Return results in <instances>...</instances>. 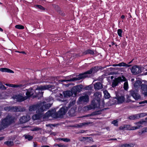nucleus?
Here are the masks:
<instances>
[{"label":"nucleus","instance_id":"nucleus-1","mask_svg":"<svg viewBox=\"0 0 147 147\" xmlns=\"http://www.w3.org/2000/svg\"><path fill=\"white\" fill-rule=\"evenodd\" d=\"M66 112L65 109L63 107L57 113H55V110L54 109L51 111L49 110L46 113V115L47 117L51 116L54 118H59L65 115Z\"/></svg>","mask_w":147,"mask_h":147},{"label":"nucleus","instance_id":"nucleus-2","mask_svg":"<svg viewBox=\"0 0 147 147\" xmlns=\"http://www.w3.org/2000/svg\"><path fill=\"white\" fill-rule=\"evenodd\" d=\"M38 107L36 111V113L38 114H40L43 111L49 109L51 107V104L47 103L44 101L42 103L38 104Z\"/></svg>","mask_w":147,"mask_h":147},{"label":"nucleus","instance_id":"nucleus-3","mask_svg":"<svg viewBox=\"0 0 147 147\" xmlns=\"http://www.w3.org/2000/svg\"><path fill=\"white\" fill-rule=\"evenodd\" d=\"M14 118L10 115H8L5 118L3 119L1 123L3 129L6 128L13 121Z\"/></svg>","mask_w":147,"mask_h":147},{"label":"nucleus","instance_id":"nucleus-4","mask_svg":"<svg viewBox=\"0 0 147 147\" xmlns=\"http://www.w3.org/2000/svg\"><path fill=\"white\" fill-rule=\"evenodd\" d=\"M99 70V68L98 67H93L91 68L89 71H88L84 73L80 74L79 75V77L81 78V79L85 78L86 77L88 76V74H90L92 73H94L96 72Z\"/></svg>","mask_w":147,"mask_h":147},{"label":"nucleus","instance_id":"nucleus-5","mask_svg":"<svg viewBox=\"0 0 147 147\" xmlns=\"http://www.w3.org/2000/svg\"><path fill=\"white\" fill-rule=\"evenodd\" d=\"M126 80L125 78L123 76L122 77H119L115 80H113L112 82L111 86L112 87L114 88L117 86L118 84L121 82L125 81Z\"/></svg>","mask_w":147,"mask_h":147},{"label":"nucleus","instance_id":"nucleus-6","mask_svg":"<svg viewBox=\"0 0 147 147\" xmlns=\"http://www.w3.org/2000/svg\"><path fill=\"white\" fill-rule=\"evenodd\" d=\"M129 94L132 96L136 100L140 99L141 96L138 93V90L137 89H132L129 91Z\"/></svg>","mask_w":147,"mask_h":147},{"label":"nucleus","instance_id":"nucleus-7","mask_svg":"<svg viewBox=\"0 0 147 147\" xmlns=\"http://www.w3.org/2000/svg\"><path fill=\"white\" fill-rule=\"evenodd\" d=\"M55 88V86L52 85H45L44 86H38L37 88H36V90H45L51 88V90ZM50 90H51V89H49Z\"/></svg>","mask_w":147,"mask_h":147},{"label":"nucleus","instance_id":"nucleus-8","mask_svg":"<svg viewBox=\"0 0 147 147\" xmlns=\"http://www.w3.org/2000/svg\"><path fill=\"white\" fill-rule=\"evenodd\" d=\"M131 71L134 75H136L142 72L141 68L137 65L133 66L131 69Z\"/></svg>","mask_w":147,"mask_h":147},{"label":"nucleus","instance_id":"nucleus-9","mask_svg":"<svg viewBox=\"0 0 147 147\" xmlns=\"http://www.w3.org/2000/svg\"><path fill=\"white\" fill-rule=\"evenodd\" d=\"M79 103L88 102L89 100V97L87 95H85L79 97L78 99Z\"/></svg>","mask_w":147,"mask_h":147},{"label":"nucleus","instance_id":"nucleus-10","mask_svg":"<svg viewBox=\"0 0 147 147\" xmlns=\"http://www.w3.org/2000/svg\"><path fill=\"white\" fill-rule=\"evenodd\" d=\"M83 88V86L82 85H79L74 86L72 88V90L74 94L76 95L77 92H80Z\"/></svg>","mask_w":147,"mask_h":147},{"label":"nucleus","instance_id":"nucleus-11","mask_svg":"<svg viewBox=\"0 0 147 147\" xmlns=\"http://www.w3.org/2000/svg\"><path fill=\"white\" fill-rule=\"evenodd\" d=\"M30 119V117L28 115L23 116L20 119L19 121L21 123H25Z\"/></svg>","mask_w":147,"mask_h":147},{"label":"nucleus","instance_id":"nucleus-12","mask_svg":"<svg viewBox=\"0 0 147 147\" xmlns=\"http://www.w3.org/2000/svg\"><path fill=\"white\" fill-rule=\"evenodd\" d=\"M141 89L142 93L144 95L147 96V85L145 84H142L141 86Z\"/></svg>","mask_w":147,"mask_h":147},{"label":"nucleus","instance_id":"nucleus-13","mask_svg":"<svg viewBox=\"0 0 147 147\" xmlns=\"http://www.w3.org/2000/svg\"><path fill=\"white\" fill-rule=\"evenodd\" d=\"M81 79V78L79 77V76H78L77 77H74L67 80H61L60 81L61 82H71L78 80Z\"/></svg>","mask_w":147,"mask_h":147},{"label":"nucleus","instance_id":"nucleus-14","mask_svg":"<svg viewBox=\"0 0 147 147\" xmlns=\"http://www.w3.org/2000/svg\"><path fill=\"white\" fill-rule=\"evenodd\" d=\"M74 93L73 92V91L67 90L66 91H64L63 92V94L64 96V97H68L71 96Z\"/></svg>","mask_w":147,"mask_h":147},{"label":"nucleus","instance_id":"nucleus-15","mask_svg":"<svg viewBox=\"0 0 147 147\" xmlns=\"http://www.w3.org/2000/svg\"><path fill=\"white\" fill-rule=\"evenodd\" d=\"M94 87L96 90H99L103 88V86L101 83L96 82L94 84Z\"/></svg>","mask_w":147,"mask_h":147},{"label":"nucleus","instance_id":"nucleus-16","mask_svg":"<svg viewBox=\"0 0 147 147\" xmlns=\"http://www.w3.org/2000/svg\"><path fill=\"white\" fill-rule=\"evenodd\" d=\"M25 110V109L21 107H13V111L14 112L23 111Z\"/></svg>","mask_w":147,"mask_h":147},{"label":"nucleus","instance_id":"nucleus-17","mask_svg":"<svg viewBox=\"0 0 147 147\" xmlns=\"http://www.w3.org/2000/svg\"><path fill=\"white\" fill-rule=\"evenodd\" d=\"M0 71L2 72H6L13 73L14 72L11 69L6 68H3L0 69Z\"/></svg>","mask_w":147,"mask_h":147},{"label":"nucleus","instance_id":"nucleus-18","mask_svg":"<svg viewBox=\"0 0 147 147\" xmlns=\"http://www.w3.org/2000/svg\"><path fill=\"white\" fill-rule=\"evenodd\" d=\"M76 108H71L68 112L69 115L71 116H73L75 115L76 112Z\"/></svg>","mask_w":147,"mask_h":147},{"label":"nucleus","instance_id":"nucleus-19","mask_svg":"<svg viewBox=\"0 0 147 147\" xmlns=\"http://www.w3.org/2000/svg\"><path fill=\"white\" fill-rule=\"evenodd\" d=\"M92 123V122L89 121L86 122H83L76 125L77 126H76V127H81L82 126H85L86 125L91 124Z\"/></svg>","mask_w":147,"mask_h":147},{"label":"nucleus","instance_id":"nucleus-20","mask_svg":"<svg viewBox=\"0 0 147 147\" xmlns=\"http://www.w3.org/2000/svg\"><path fill=\"white\" fill-rule=\"evenodd\" d=\"M38 107V104L30 106L29 107V111H34L37 110Z\"/></svg>","mask_w":147,"mask_h":147},{"label":"nucleus","instance_id":"nucleus-21","mask_svg":"<svg viewBox=\"0 0 147 147\" xmlns=\"http://www.w3.org/2000/svg\"><path fill=\"white\" fill-rule=\"evenodd\" d=\"M32 88H30L27 90V92L26 93V95L28 97H30L32 96L33 94V92L32 91Z\"/></svg>","mask_w":147,"mask_h":147},{"label":"nucleus","instance_id":"nucleus-22","mask_svg":"<svg viewBox=\"0 0 147 147\" xmlns=\"http://www.w3.org/2000/svg\"><path fill=\"white\" fill-rule=\"evenodd\" d=\"M137 114L132 115L128 117L127 119L131 120H135L138 119V117Z\"/></svg>","mask_w":147,"mask_h":147},{"label":"nucleus","instance_id":"nucleus-23","mask_svg":"<svg viewBox=\"0 0 147 147\" xmlns=\"http://www.w3.org/2000/svg\"><path fill=\"white\" fill-rule=\"evenodd\" d=\"M141 83L142 82L140 80L136 81L134 84V86L135 88L138 89L139 88Z\"/></svg>","mask_w":147,"mask_h":147},{"label":"nucleus","instance_id":"nucleus-24","mask_svg":"<svg viewBox=\"0 0 147 147\" xmlns=\"http://www.w3.org/2000/svg\"><path fill=\"white\" fill-rule=\"evenodd\" d=\"M116 98L117 100L118 103L119 104L122 103L125 100V98L123 96H119Z\"/></svg>","mask_w":147,"mask_h":147},{"label":"nucleus","instance_id":"nucleus-25","mask_svg":"<svg viewBox=\"0 0 147 147\" xmlns=\"http://www.w3.org/2000/svg\"><path fill=\"white\" fill-rule=\"evenodd\" d=\"M92 105H93V107L89 106L86 107V108H88V110H91L93 108H97L99 107V104H96L95 103H93V104H92Z\"/></svg>","mask_w":147,"mask_h":147},{"label":"nucleus","instance_id":"nucleus-26","mask_svg":"<svg viewBox=\"0 0 147 147\" xmlns=\"http://www.w3.org/2000/svg\"><path fill=\"white\" fill-rule=\"evenodd\" d=\"M131 125H125L123 126H122L120 127V129H125L126 130H130L131 128Z\"/></svg>","mask_w":147,"mask_h":147},{"label":"nucleus","instance_id":"nucleus-27","mask_svg":"<svg viewBox=\"0 0 147 147\" xmlns=\"http://www.w3.org/2000/svg\"><path fill=\"white\" fill-rule=\"evenodd\" d=\"M118 66L120 67H129L131 66V65H128L123 62L120 63L118 64Z\"/></svg>","mask_w":147,"mask_h":147},{"label":"nucleus","instance_id":"nucleus-28","mask_svg":"<svg viewBox=\"0 0 147 147\" xmlns=\"http://www.w3.org/2000/svg\"><path fill=\"white\" fill-rule=\"evenodd\" d=\"M103 92L104 93V97L105 98L108 99L110 97V95L107 90L104 91Z\"/></svg>","mask_w":147,"mask_h":147},{"label":"nucleus","instance_id":"nucleus-29","mask_svg":"<svg viewBox=\"0 0 147 147\" xmlns=\"http://www.w3.org/2000/svg\"><path fill=\"white\" fill-rule=\"evenodd\" d=\"M94 95L96 98H100L101 96V93L100 92H96L94 93Z\"/></svg>","mask_w":147,"mask_h":147},{"label":"nucleus","instance_id":"nucleus-30","mask_svg":"<svg viewBox=\"0 0 147 147\" xmlns=\"http://www.w3.org/2000/svg\"><path fill=\"white\" fill-rule=\"evenodd\" d=\"M83 55H85L88 54H90L93 55L94 54V52L92 50H88L83 52Z\"/></svg>","mask_w":147,"mask_h":147},{"label":"nucleus","instance_id":"nucleus-31","mask_svg":"<svg viewBox=\"0 0 147 147\" xmlns=\"http://www.w3.org/2000/svg\"><path fill=\"white\" fill-rule=\"evenodd\" d=\"M13 107H11L10 106H7L4 107V109L5 111H13Z\"/></svg>","mask_w":147,"mask_h":147},{"label":"nucleus","instance_id":"nucleus-32","mask_svg":"<svg viewBox=\"0 0 147 147\" xmlns=\"http://www.w3.org/2000/svg\"><path fill=\"white\" fill-rule=\"evenodd\" d=\"M4 143L9 146H13V142L12 141H7L5 142Z\"/></svg>","mask_w":147,"mask_h":147},{"label":"nucleus","instance_id":"nucleus-33","mask_svg":"<svg viewBox=\"0 0 147 147\" xmlns=\"http://www.w3.org/2000/svg\"><path fill=\"white\" fill-rule=\"evenodd\" d=\"M137 115H138L137 116H138V119L141 117L147 115V113H142L139 114H137Z\"/></svg>","mask_w":147,"mask_h":147},{"label":"nucleus","instance_id":"nucleus-34","mask_svg":"<svg viewBox=\"0 0 147 147\" xmlns=\"http://www.w3.org/2000/svg\"><path fill=\"white\" fill-rule=\"evenodd\" d=\"M101 114V111H97L95 112H94L92 113V116H95L99 115Z\"/></svg>","mask_w":147,"mask_h":147},{"label":"nucleus","instance_id":"nucleus-35","mask_svg":"<svg viewBox=\"0 0 147 147\" xmlns=\"http://www.w3.org/2000/svg\"><path fill=\"white\" fill-rule=\"evenodd\" d=\"M26 99L25 98L22 96H21L17 98L18 101L21 102L24 100Z\"/></svg>","mask_w":147,"mask_h":147},{"label":"nucleus","instance_id":"nucleus-36","mask_svg":"<svg viewBox=\"0 0 147 147\" xmlns=\"http://www.w3.org/2000/svg\"><path fill=\"white\" fill-rule=\"evenodd\" d=\"M15 27L19 29H23L24 28V26L20 25H17L15 26Z\"/></svg>","mask_w":147,"mask_h":147},{"label":"nucleus","instance_id":"nucleus-37","mask_svg":"<svg viewBox=\"0 0 147 147\" xmlns=\"http://www.w3.org/2000/svg\"><path fill=\"white\" fill-rule=\"evenodd\" d=\"M42 128L37 127H35L31 129L32 131H38L41 130Z\"/></svg>","mask_w":147,"mask_h":147},{"label":"nucleus","instance_id":"nucleus-38","mask_svg":"<svg viewBox=\"0 0 147 147\" xmlns=\"http://www.w3.org/2000/svg\"><path fill=\"white\" fill-rule=\"evenodd\" d=\"M123 88L125 90H127L128 88V84L127 82H124L123 85Z\"/></svg>","mask_w":147,"mask_h":147},{"label":"nucleus","instance_id":"nucleus-39","mask_svg":"<svg viewBox=\"0 0 147 147\" xmlns=\"http://www.w3.org/2000/svg\"><path fill=\"white\" fill-rule=\"evenodd\" d=\"M76 103L75 100L72 101L71 102H70L68 106L67 107V108H70L71 107L73 106Z\"/></svg>","mask_w":147,"mask_h":147},{"label":"nucleus","instance_id":"nucleus-40","mask_svg":"<svg viewBox=\"0 0 147 147\" xmlns=\"http://www.w3.org/2000/svg\"><path fill=\"white\" fill-rule=\"evenodd\" d=\"M92 88V86L91 85H90L86 86L84 88H83V89L86 90H91Z\"/></svg>","mask_w":147,"mask_h":147},{"label":"nucleus","instance_id":"nucleus-41","mask_svg":"<svg viewBox=\"0 0 147 147\" xmlns=\"http://www.w3.org/2000/svg\"><path fill=\"white\" fill-rule=\"evenodd\" d=\"M141 126V125H138V126L136 127H132L131 126L130 130H134L137 129H139Z\"/></svg>","mask_w":147,"mask_h":147},{"label":"nucleus","instance_id":"nucleus-42","mask_svg":"<svg viewBox=\"0 0 147 147\" xmlns=\"http://www.w3.org/2000/svg\"><path fill=\"white\" fill-rule=\"evenodd\" d=\"M43 92H39V94H37L35 96H33V97H41L43 95Z\"/></svg>","mask_w":147,"mask_h":147},{"label":"nucleus","instance_id":"nucleus-43","mask_svg":"<svg viewBox=\"0 0 147 147\" xmlns=\"http://www.w3.org/2000/svg\"><path fill=\"white\" fill-rule=\"evenodd\" d=\"M25 138L26 139H27L29 140H32L33 137L30 135H25Z\"/></svg>","mask_w":147,"mask_h":147},{"label":"nucleus","instance_id":"nucleus-44","mask_svg":"<svg viewBox=\"0 0 147 147\" xmlns=\"http://www.w3.org/2000/svg\"><path fill=\"white\" fill-rule=\"evenodd\" d=\"M24 86V85L22 84H14L13 85V87L14 88H22L23 86Z\"/></svg>","mask_w":147,"mask_h":147},{"label":"nucleus","instance_id":"nucleus-45","mask_svg":"<svg viewBox=\"0 0 147 147\" xmlns=\"http://www.w3.org/2000/svg\"><path fill=\"white\" fill-rule=\"evenodd\" d=\"M122 32V31L121 29H118L117 30V34L120 37L122 36L121 33Z\"/></svg>","mask_w":147,"mask_h":147},{"label":"nucleus","instance_id":"nucleus-46","mask_svg":"<svg viewBox=\"0 0 147 147\" xmlns=\"http://www.w3.org/2000/svg\"><path fill=\"white\" fill-rule=\"evenodd\" d=\"M35 6L36 8H38L41 10L45 9V8L40 5H36Z\"/></svg>","mask_w":147,"mask_h":147},{"label":"nucleus","instance_id":"nucleus-47","mask_svg":"<svg viewBox=\"0 0 147 147\" xmlns=\"http://www.w3.org/2000/svg\"><path fill=\"white\" fill-rule=\"evenodd\" d=\"M53 7L55 8L57 11H58L60 10V8L58 6L55 5H53Z\"/></svg>","mask_w":147,"mask_h":147},{"label":"nucleus","instance_id":"nucleus-48","mask_svg":"<svg viewBox=\"0 0 147 147\" xmlns=\"http://www.w3.org/2000/svg\"><path fill=\"white\" fill-rule=\"evenodd\" d=\"M131 146L129 144H124L121 145L119 147H131Z\"/></svg>","mask_w":147,"mask_h":147},{"label":"nucleus","instance_id":"nucleus-49","mask_svg":"<svg viewBox=\"0 0 147 147\" xmlns=\"http://www.w3.org/2000/svg\"><path fill=\"white\" fill-rule=\"evenodd\" d=\"M118 121L117 120H114L112 122V123L114 125L117 126H118L117 123Z\"/></svg>","mask_w":147,"mask_h":147},{"label":"nucleus","instance_id":"nucleus-50","mask_svg":"<svg viewBox=\"0 0 147 147\" xmlns=\"http://www.w3.org/2000/svg\"><path fill=\"white\" fill-rule=\"evenodd\" d=\"M58 13L60 14L62 16H64L65 15V13H64L62 11H61L60 10H60H59V11H57Z\"/></svg>","mask_w":147,"mask_h":147},{"label":"nucleus","instance_id":"nucleus-51","mask_svg":"<svg viewBox=\"0 0 147 147\" xmlns=\"http://www.w3.org/2000/svg\"><path fill=\"white\" fill-rule=\"evenodd\" d=\"M147 132V127H144L143 128L142 131V133L144 132Z\"/></svg>","mask_w":147,"mask_h":147},{"label":"nucleus","instance_id":"nucleus-52","mask_svg":"<svg viewBox=\"0 0 147 147\" xmlns=\"http://www.w3.org/2000/svg\"><path fill=\"white\" fill-rule=\"evenodd\" d=\"M63 141L64 142H69L70 141V139H69V138H64V141Z\"/></svg>","mask_w":147,"mask_h":147},{"label":"nucleus","instance_id":"nucleus-53","mask_svg":"<svg viewBox=\"0 0 147 147\" xmlns=\"http://www.w3.org/2000/svg\"><path fill=\"white\" fill-rule=\"evenodd\" d=\"M57 96L60 98H63L64 96L62 94L59 93V94H58Z\"/></svg>","mask_w":147,"mask_h":147},{"label":"nucleus","instance_id":"nucleus-54","mask_svg":"<svg viewBox=\"0 0 147 147\" xmlns=\"http://www.w3.org/2000/svg\"><path fill=\"white\" fill-rule=\"evenodd\" d=\"M6 86H9L11 87H13V84H5Z\"/></svg>","mask_w":147,"mask_h":147},{"label":"nucleus","instance_id":"nucleus-55","mask_svg":"<svg viewBox=\"0 0 147 147\" xmlns=\"http://www.w3.org/2000/svg\"><path fill=\"white\" fill-rule=\"evenodd\" d=\"M145 122L144 121H140L139 122H136V125H139V124H142L143 123V122Z\"/></svg>","mask_w":147,"mask_h":147},{"label":"nucleus","instance_id":"nucleus-56","mask_svg":"<svg viewBox=\"0 0 147 147\" xmlns=\"http://www.w3.org/2000/svg\"><path fill=\"white\" fill-rule=\"evenodd\" d=\"M145 103H147V100H145L142 101L140 102H139V104H144Z\"/></svg>","mask_w":147,"mask_h":147},{"label":"nucleus","instance_id":"nucleus-57","mask_svg":"<svg viewBox=\"0 0 147 147\" xmlns=\"http://www.w3.org/2000/svg\"><path fill=\"white\" fill-rule=\"evenodd\" d=\"M74 55H75V57H80L82 55H80V54H74Z\"/></svg>","mask_w":147,"mask_h":147},{"label":"nucleus","instance_id":"nucleus-58","mask_svg":"<svg viewBox=\"0 0 147 147\" xmlns=\"http://www.w3.org/2000/svg\"><path fill=\"white\" fill-rule=\"evenodd\" d=\"M82 138L83 139H84V140H86V139L89 138V139H90V140H91L92 139V138H90V137L88 138V137H83Z\"/></svg>","mask_w":147,"mask_h":147},{"label":"nucleus","instance_id":"nucleus-59","mask_svg":"<svg viewBox=\"0 0 147 147\" xmlns=\"http://www.w3.org/2000/svg\"><path fill=\"white\" fill-rule=\"evenodd\" d=\"M58 146L59 147H65V145L62 144H58Z\"/></svg>","mask_w":147,"mask_h":147},{"label":"nucleus","instance_id":"nucleus-60","mask_svg":"<svg viewBox=\"0 0 147 147\" xmlns=\"http://www.w3.org/2000/svg\"><path fill=\"white\" fill-rule=\"evenodd\" d=\"M3 129H4L3 127H2L1 123H0V130Z\"/></svg>","mask_w":147,"mask_h":147},{"label":"nucleus","instance_id":"nucleus-61","mask_svg":"<svg viewBox=\"0 0 147 147\" xmlns=\"http://www.w3.org/2000/svg\"><path fill=\"white\" fill-rule=\"evenodd\" d=\"M92 116V113L91 114L86 115L84 117H90V116Z\"/></svg>","mask_w":147,"mask_h":147},{"label":"nucleus","instance_id":"nucleus-62","mask_svg":"<svg viewBox=\"0 0 147 147\" xmlns=\"http://www.w3.org/2000/svg\"><path fill=\"white\" fill-rule=\"evenodd\" d=\"M84 147H97V146L96 145H94L91 146H85Z\"/></svg>","mask_w":147,"mask_h":147},{"label":"nucleus","instance_id":"nucleus-63","mask_svg":"<svg viewBox=\"0 0 147 147\" xmlns=\"http://www.w3.org/2000/svg\"><path fill=\"white\" fill-rule=\"evenodd\" d=\"M41 147H50L48 145H43L41 146Z\"/></svg>","mask_w":147,"mask_h":147},{"label":"nucleus","instance_id":"nucleus-64","mask_svg":"<svg viewBox=\"0 0 147 147\" xmlns=\"http://www.w3.org/2000/svg\"><path fill=\"white\" fill-rule=\"evenodd\" d=\"M34 147H37V144L36 143L34 142Z\"/></svg>","mask_w":147,"mask_h":147}]
</instances>
